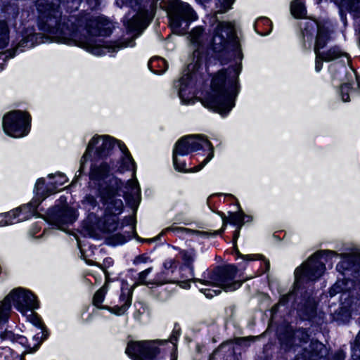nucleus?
I'll return each instance as SVG.
<instances>
[{"mask_svg":"<svg viewBox=\"0 0 360 360\" xmlns=\"http://www.w3.org/2000/svg\"><path fill=\"white\" fill-rule=\"evenodd\" d=\"M70 23L65 26L74 31L75 36L67 39V41H60L68 44H77L96 56H101L106 53L117 52L121 49L134 46V37L126 38L104 44L101 40L93 38V36H108L112 32V24L103 17H94L86 15L81 18L71 17L68 20Z\"/></svg>","mask_w":360,"mask_h":360,"instance_id":"1","label":"nucleus"},{"mask_svg":"<svg viewBox=\"0 0 360 360\" xmlns=\"http://www.w3.org/2000/svg\"><path fill=\"white\" fill-rule=\"evenodd\" d=\"M213 157V146L200 135H189L181 138L176 143L173 150V164L179 172H198Z\"/></svg>","mask_w":360,"mask_h":360,"instance_id":"2","label":"nucleus"},{"mask_svg":"<svg viewBox=\"0 0 360 360\" xmlns=\"http://www.w3.org/2000/svg\"><path fill=\"white\" fill-rule=\"evenodd\" d=\"M240 72L239 65L219 71L213 77L211 91L202 99V104L223 116L226 115L235 105Z\"/></svg>","mask_w":360,"mask_h":360,"instance_id":"3","label":"nucleus"},{"mask_svg":"<svg viewBox=\"0 0 360 360\" xmlns=\"http://www.w3.org/2000/svg\"><path fill=\"white\" fill-rule=\"evenodd\" d=\"M82 0H37L36 6L39 13V26L40 30L51 34L57 41H67L71 37L75 36L74 31L64 27L70 22L62 18L59 11L60 3L66 5L67 9H77Z\"/></svg>","mask_w":360,"mask_h":360,"instance_id":"4","label":"nucleus"},{"mask_svg":"<svg viewBox=\"0 0 360 360\" xmlns=\"http://www.w3.org/2000/svg\"><path fill=\"white\" fill-rule=\"evenodd\" d=\"M237 268L233 265L219 266L210 273L203 279H195V281L200 283L202 286L200 288L207 297L212 298L219 295L221 290L231 292L238 289L242 281L235 280Z\"/></svg>","mask_w":360,"mask_h":360,"instance_id":"5","label":"nucleus"},{"mask_svg":"<svg viewBox=\"0 0 360 360\" xmlns=\"http://www.w3.org/2000/svg\"><path fill=\"white\" fill-rule=\"evenodd\" d=\"M166 9L170 27L177 34H184L190 22L197 19V15L191 6L181 0L169 1Z\"/></svg>","mask_w":360,"mask_h":360,"instance_id":"6","label":"nucleus"},{"mask_svg":"<svg viewBox=\"0 0 360 360\" xmlns=\"http://www.w3.org/2000/svg\"><path fill=\"white\" fill-rule=\"evenodd\" d=\"M12 302L14 307L23 314L39 307L34 295L31 292L22 288L15 289L0 302V323L8 319Z\"/></svg>","mask_w":360,"mask_h":360,"instance_id":"7","label":"nucleus"},{"mask_svg":"<svg viewBox=\"0 0 360 360\" xmlns=\"http://www.w3.org/2000/svg\"><path fill=\"white\" fill-rule=\"evenodd\" d=\"M323 255L335 256L338 254L332 250H321L314 254L302 266L295 269L296 285H299L304 280L315 281L323 275L326 267L321 257Z\"/></svg>","mask_w":360,"mask_h":360,"instance_id":"8","label":"nucleus"},{"mask_svg":"<svg viewBox=\"0 0 360 360\" xmlns=\"http://www.w3.org/2000/svg\"><path fill=\"white\" fill-rule=\"evenodd\" d=\"M228 46H231L236 56H240V46L233 25L229 22H219L214 30L213 50L221 52Z\"/></svg>","mask_w":360,"mask_h":360,"instance_id":"9","label":"nucleus"},{"mask_svg":"<svg viewBox=\"0 0 360 360\" xmlns=\"http://www.w3.org/2000/svg\"><path fill=\"white\" fill-rule=\"evenodd\" d=\"M118 197L117 193L111 188H107L101 193L105 212L110 214L104 219L103 229L105 231L112 232L117 228V215L120 214L123 209L122 200Z\"/></svg>","mask_w":360,"mask_h":360,"instance_id":"10","label":"nucleus"},{"mask_svg":"<svg viewBox=\"0 0 360 360\" xmlns=\"http://www.w3.org/2000/svg\"><path fill=\"white\" fill-rule=\"evenodd\" d=\"M30 116L22 112L13 111L3 119V129L8 135L18 138L27 135L30 131Z\"/></svg>","mask_w":360,"mask_h":360,"instance_id":"11","label":"nucleus"},{"mask_svg":"<svg viewBox=\"0 0 360 360\" xmlns=\"http://www.w3.org/2000/svg\"><path fill=\"white\" fill-rule=\"evenodd\" d=\"M140 0H124L125 4L131 7L137 6V13L131 19H129L126 25L129 30L139 31L146 28L151 20L153 13L150 5H141Z\"/></svg>","mask_w":360,"mask_h":360,"instance_id":"12","label":"nucleus"},{"mask_svg":"<svg viewBox=\"0 0 360 360\" xmlns=\"http://www.w3.org/2000/svg\"><path fill=\"white\" fill-rule=\"evenodd\" d=\"M107 292V287L104 285L95 293L93 298V303L95 306L101 309H105L112 314L120 316L124 314L128 308L131 304V295L132 292L128 290H122L120 297V301L122 303L120 306L108 307V306H99L104 300L105 295Z\"/></svg>","mask_w":360,"mask_h":360,"instance_id":"13","label":"nucleus"},{"mask_svg":"<svg viewBox=\"0 0 360 360\" xmlns=\"http://www.w3.org/2000/svg\"><path fill=\"white\" fill-rule=\"evenodd\" d=\"M120 142L108 136H94L89 141L86 150L82 157L81 165L79 169L81 174L84 169V165L87 160V157L91 150L95 148L97 156L99 158H104L108 155L111 148L115 146V143Z\"/></svg>","mask_w":360,"mask_h":360,"instance_id":"14","label":"nucleus"},{"mask_svg":"<svg viewBox=\"0 0 360 360\" xmlns=\"http://www.w3.org/2000/svg\"><path fill=\"white\" fill-rule=\"evenodd\" d=\"M158 352L153 342L142 341L129 342L126 353L134 360L150 359Z\"/></svg>","mask_w":360,"mask_h":360,"instance_id":"15","label":"nucleus"},{"mask_svg":"<svg viewBox=\"0 0 360 360\" xmlns=\"http://www.w3.org/2000/svg\"><path fill=\"white\" fill-rule=\"evenodd\" d=\"M76 210L70 207L64 206L53 217V223L60 230L65 231V225L73 223L77 219Z\"/></svg>","mask_w":360,"mask_h":360,"instance_id":"16","label":"nucleus"},{"mask_svg":"<svg viewBox=\"0 0 360 360\" xmlns=\"http://www.w3.org/2000/svg\"><path fill=\"white\" fill-rule=\"evenodd\" d=\"M28 207H18L6 213L0 214V226H4L21 221L26 219L22 211L26 210Z\"/></svg>","mask_w":360,"mask_h":360,"instance_id":"17","label":"nucleus"},{"mask_svg":"<svg viewBox=\"0 0 360 360\" xmlns=\"http://www.w3.org/2000/svg\"><path fill=\"white\" fill-rule=\"evenodd\" d=\"M117 145L122 153V156L120 162L118 170L121 172L127 170H132L133 175L134 176L136 172V164L133 158L131 157L127 148L124 143L117 142Z\"/></svg>","mask_w":360,"mask_h":360,"instance_id":"18","label":"nucleus"},{"mask_svg":"<svg viewBox=\"0 0 360 360\" xmlns=\"http://www.w3.org/2000/svg\"><path fill=\"white\" fill-rule=\"evenodd\" d=\"M309 24V26L312 29H314L315 27L317 28V35L314 45V52L315 54L317 55V52H321V50L326 46L327 43L330 40V34L327 29L323 27H321L315 22H311Z\"/></svg>","mask_w":360,"mask_h":360,"instance_id":"19","label":"nucleus"},{"mask_svg":"<svg viewBox=\"0 0 360 360\" xmlns=\"http://www.w3.org/2000/svg\"><path fill=\"white\" fill-rule=\"evenodd\" d=\"M130 194H126L125 198L133 207H136L141 201V191L136 179L129 180L127 182Z\"/></svg>","mask_w":360,"mask_h":360,"instance_id":"20","label":"nucleus"},{"mask_svg":"<svg viewBox=\"0 0 360 360\" xmlns=\"http://www.w3.org/2000/svg\"><path fill=\"white\" fill-rule=\"evenodd\" d=\"M326 354V349L322 343L318 341L311 342L309 351L307 352V355L311 360H319Z\"/></svg>","mask_w":360,"mask_h":360,"instance_id":"21","label":"nucleus"},{"mask_svg":"<svg viewBox=\"0 0 360 360\" xmlns=\"http://www.w3.org/2000/svg\"><path fill=\"white\" fill-rule=\"evenodd\" d=\"M317 56L322 57L326 62H330L342 56H347V53L342 51L340 47L333 46L327 51L317 52Z\"/></svg>","mask_w":360,"mask_h":360,"instance_id":"22","label":"nucleus"},{"mask_svg":"<svg viewBox=\"0 0 360 360\" xmlns=\"http://www.w3.org/2000/svg\"><path fill=\"white\" fill-rule=\"evenodd\" d=\"M244 217L245 215L241 210L237 212H231L229 217H226L225 214H223L221 215L223 221V229L225 227L227 222L236 225L237 226V227H239V229H241V227L244 224Z\"/></svg>","mask_w":360,"mask_h":360,"instance_id":"23","label":"nucleus"},{"mask_svg":"<svg viewBox=\"0 0 360 360\" xmlns=\"http://www.w3.org/2000/svg\"><path fill=\"white\" fill-rule=\"evenodd\" d=\"M148 68L155 74L165 72L168 67L167 63L162 58L156 57L150 60Z\"/></svg>","mask_w":360,"mask_h":360,"instance_id":"24","label":"nucleus"},{"mask_svg":"<svg viewBox=\"0 0 360 360\" xmlns=\"http://www.w3.org/2000/svg\"><path fill=\"white\" fill-rule=\"evenodd\" d=\"M109 172V167L106 163H101L99 165H93L91 168L90 178L98 180L104 178Z\"/></svg>","mask_w":360,"mask_h":360,"instance_id":"25","label":"nucleus"},{"mask_svg":"<svg viewBox=\"0 0 360 360\" xmlns=\"http://www.w3.org/2000/svg\"><path fill=\"white\" fill-rule=\"evenodd\" d=\"M290 11L295 18H303L306 17L307 10L303 0H293Z\"/></svg>","mask_w":360,"mask_h":360,"instance_id":"26","label":"nucleus"},{"mask_svg":"<svg viewBox=\"0 0 360 360\" xmlns=\"http://www.w3.org/2000/svg\"><path fill=\"white\" fill-rule=\"evenodd\" d=\"M182 259L184 262V265L186 266L190 271L191 276H193V263L195 259V254L193 250L191 251H181L180 252Z\"/></svg>","mask_w":360,"mask_h":360,"instance_id":"27","label":"nucleus"},{"mask_svg":"<svg viewBox=\"0 0 360 360\" xmlns=\"http://www.w3.org/2000/svg\"><path fill=\"white\" fill-rule=\"evenodd\" d=\"M9 42V28L7 23L0 21V49L5 48Z\"/></svg>","mask_w":360,"mask_h":360,"instance_id":"28","label":"nucleus"},{"mask_svg":"<svg viewBox=\"0 0 360 360\" xmlns=\"http://www.w3.org/2000/svg\"><path fill=\"white\" fill-rule=\"evenodd\" d=\"M191 42L196 46H200L202 44V40L205 37L203 29L201 27H196L192 30L190 34Z\"/></svg>","mask_w":360,"mask_h":360,"instance_id":"29","label":"nucleus"},{"mask_svg":"<svg viewBox=\"0 0 360 360\" xmlns=\"http://www.w3.org/2000/svg\"><path fill=\"white\" fill-rule=\"evenodd\" d=\"M35 38L34 34H30L27 37L22 39L20 43L18 44V46L16 49L13 50H9L6 52V58H13L15 55V52L20 48V47H32L33 45L32 41Z\"/></svg>","mask_w":360,"mask_h":360,"instance_id":"30","label":"nucleus"},{"mask_svg":"<svg viewBox=\"0 0 360 360\" xmlns=\"http://www.w3.org/2000/svg\"><path fill=\"white\" fill-rule=\"evenodd\" d=\"M31 312L30 315V317H29V319L30 321V322L34 325L35 326H37V328H39V329H41V338H46V335L45 334V326L43 324V323L41 322L40 318L39 316H37V315L36 314H34L32 310V311H30Z\"/></svg>","mask_w":360,"mask_h":360,"instance_id":"31","label":"nucleus"},{"mask_svg":"<svg viewBox=\"0 0 360 360\" xmlns=\"http://www.w3.org/2000/svg\"><path fill=\"white\" fill-rule=\"evenodd\" d=\"M56 180L53 182H51V184L53 186L52 188H49L48 191H49V193H52L56 191L58 186H63L65 184V183L67 182L68 179L67 177L62 173H58L55 175Z\"/></svg>","mask_w":360,"mask_h":360,"instance_id":"32","label":"nucleus"},{"mask_svg":"<svg viewBox=\"0 0 360 360\" xmlns=\"http://www.w3.org/2000/svg\"><path fill=\"white\" fill-rule=\"evenodd\" d=\"M352 357L354 360H360V330L356 338L354 345L353 346Z\"/></svg>","mask_w":360,"mask_h":360,"instance_id":"33","label":"nucleus"},{"mask_svg":"<svg viewBox=\"0 0 360 360\" xmlns=\"http://www.w3.org/2000/svg\"><path fill=\"white\" fill-rule=\"evenodd\" d=\"M234 0H217V5H219V13H224L231 8Z\"/></svg>","mask_w":360,"mask_h":360,"instance_id":"34","label":"nucleus"},{"mask_svg":"<svg viewBox=\"0 0 360 360\" xmlns=\"http://www.w3.org/2000/svg\"><path fill=\"white\" fill-rule=\"evenodd\" d=\"M352 257L350 256L345 257L344 259L337 265V269L342 271L343 269H348L351 266Z\"/></svg>","mask_w":360,"mask_h":360,"instance_id":"35","label":"nucleus"},{"mask_svg":"<svg viewBox=\"0 0 360 360\" xmlns=\"http://www.w3.org/2000/svg\"><path fill=\"white\" fill-rule=\"evenodd\" d=\"M151 271H152V268L150 267V268H148L146 270L141 271V273H139V278H138L139 283L143 284V285L152 284L153 283L147 282V281H146L147 276L151 272Z\"/></svg>","mask_w":360,"mask_h":360,"instance_id":"36","label":"nucleus"},{"mask_svg":"<svg viewBox=\"0 0 360 360\" xmlns=\"http://www.w3.org/2000/svg\"><path fill=\"white\" fill-rule=\"evenodd\" d=\"M82 203L89 210H90L91 208L95 207L97 205V202H96V199L92 195H86L84 198V199L82 200Z\"/></svg>","mask_w":360,"mask_h":360,"instance_id":"37","label":"nucleus"},{"mask_svg":"<svg viewBox=\"0 0 360 360\" xmlns=\"http://www.w3.org/2000/svg\"><path fill=\"white\" fill-rule=\"evenodd\" d=\"M177 230H179V231H185V232H189V233H195L199 236H208L210 235H213V236H216L217 234H219V233L221 232V231H217L215 232H214L213 233H210L208 232H205V231H191V230H189L188 229H186V228H177L176 229Z\"/></svg>","mask_w":360,"mask_h":360,"instance_id":"38","label":"nucleus"},{"mask_svg":"<svg viewBox=\"0 0 360 360\" xmlns=\"http://www.w3.org/2000/svg\"><path fill=\"white\" fill-rule=\"evenodd\" d=\"M349 86L347 84H345L341 86L340 88V94L342 97V100L344 102H347L349 99Z\"/></svg>","mask_w":360,"mask_h":360,"instance_id":"39","label":"nucleus"},{"mask_svg":"<svg viewBox=\"0 0 360 360\" xmlns=\"http://www.w3.org/2000/svg\"><path fill=\"white\" fill-rule=\"evenodd\" d=\"M44 184H45L44 179H40L37 181L36 185H35V188L37 190V194L40 195L44 198H45L49 195V194L44 193V190L43 189Z\"/></svg>","mask_w":360,"mask_h":360,"instance_id":"40","label":"nucleus"},{"mask_svg":"<svg viewBox=\"0 0 360 360\" xmlns=\"http://www.w3.org/2000/svg\"><path fill=\"white\" fill-rule=\"evenodd\" d=\"M184 88L181 86L180 89L179 91V96L180 99L181 100L182 103L186 104V105L194 103L195 101L193 99V98H184Z\"/></svg>","mask_w":360,"mask_h":360,"instance_id":"41","label":"nucleus"},{"mask_svg":"<svg viewBox=\"0 0 360 360\" xmlns=\"http://www.w3.org/2000/svg\"><path fill=\"white\" fill-rule=\"evenodd\" d=\"M164 266L166 269H173L176 268L177 262L174 259H168L164 263Z\"/></svg>","mask_w":360,"mask_h":360,"instance_id":"42","label":"nucleus"},{"mask_svg":"<svg viewBox=\"0 0 360 360\" xmlns=\"http://www.w3.org/2000/svg\"><path fill=\"white\" fill-rule=\"evenodd\" d=\"M342 290H344V289L341 287V282L338 281L330 288V295L333 296Z\"/></svg>","mask_w":360,"mask_h":360,"instance_id":"43","label":"nucleus"},{"mask_svg":"<svg viewBox=\"0 0 360 360\" xmlns=\"http://www.w3.org/2000/svg\"><path fill=\"white\" fill-rule=\"evenodd\" d=\"M236 253L238 257H240V258L245 259V260H254V259H257L262 257V256L259 255H242L240 252H239V251L238 250H236Z\"/></svg>","mask_w":360,"mask_h":360,"instance_id":"44","label":"nucleus"},{"mask_svg":"<svg viewBox=\"0 0 360 360\" xmlns=\"http://www.w3.org/2000/svg\"><path fill=\"white\" fill-rule=\"evenodd\" d=\"M262 23L264 25H267L270 23V20L266 18H261L255 22V30L258 32L260 33L258 30V27L260 25V24Z\"/></svg>","mask_w":360,"mask_h":360,"instance_id":"45","label":"nucleus"},{"mask_svg":"<svg viewBox=\"0 0 360 360\" xmlns=\"http://www.w3.org/2000/svg\"><path fill=\"white\" fill-rule=\"evenodd\" d=\"M323 61H324V60L322 57H318L316 54L315 70L316 72H319L322 69Z\"/></svg>","mask_w":360,"mask_h":360,"instance_id":"46","label":"nucleus"},{"mask_svg":"<svg viewBox=\"0 0 360 360\" xmlns=\"http://www.w3.org/2000/svg\"><path fill=\"white\" fill-rule=\"evenodd\" d=\"M352 8L360 9V0H344Z\"/></svg>","mask_w":360,"mask_h":360,"instance_id":"47","label":"nucleus"},{"mask_svg":"<svg viewBox=\"0 0 360 360\" xmlns=\"http://www.w3.org/2000/svg\"><path fill=\"white\" fill-rule=\"evenodd\" d=\"M300 335L302 336V339L304 342H307L308 339V335L303 330H298L295 333V336L300 338Z\"/></svg>","mask_w":360,"mask_h":360,"instance_id":"48","label":"nucleus"},{"mask_svg":"<svg viewBox=\"0 0 360 360\" xmlns=\"http://www.w3.org/2000/svg\"><path fill=\"white\" fill-rule=\"evenodd\" d=\"M291 295L290 293L283 295L279 300L278 304L284 305L285 303L288 302L289 297Z\"/></svg>","mask_w":360,"mask_h":360,"instance_id":"49","label":"nucleus"},{"mask_svg":"<svg viewBox=\"0 0 360 360\" xmlns=\"http://www.w3.org/2000/svg\"><path fill=\"white\" fill-rule=\"evenodd\" d=\"M178 283L179 284L180 287L182 288L187 289V288H190V280L178 281Z\"/></svg>","mask_w":360,"mask_h":360,"instance_id":"50","label":"nucleus"},{"mask_svg":"<svg viewBox=\"0 0 360 360\" xmlns=\"http://www.w3.org/2000/svg\"><path fill=\"white\" fill-rule=\"evenodd\" d=\"M113 264V260L110 257H108L103 260V266L106 268L112 266Z\"/></svg>","mask_w":360,"mask_h":360,"instance_id":"51","label":"nucleus"},{"mask_svg":"<svg viewBox=\"0 0 360 360\" xmlns=\"http://www.w3.org/2000/svg\"><path fill=\"white\" fill-rule=\"evenodd\" d=\"M240 229L239 227H237V229L236 230V231L234 232V234H233V240L236 241L238 238L239 237V235H240Z\"/></svg>","mask_w":360,"mask_h":360,"instance_id":"52","label":"nucleus"},{"mask_svg":"<svg viewBox=\"0 0 360 360\" xmlns=\"http://www.w3.org/2000/svg\"><path fill=\"white\" fill-rule=\"evenodd\" d=\"M177 340V335H172V336L170 338V342L173 344H174V342Z\"/></svg>","mask_w":360,"mask_h":360,"instance_id":"53","label":"nucleus"},{"mask_svg":"<svg viewBox=\"0 0 360 360\" xmlns=\"http://www.w3.org/2000/svg\"><path fill=\"white\" fill-rule=\"evenodd\" d=\"M40 342H39L38 344L35 345L33 348L30 349V352H33L34 351H36L37 349V348L39 347V345Z\"/></svg>","mask_w":360,"mask_h":360,"instance_id":"54","label":"nucleus"},{"mask_svg":"<svg viewBox=\"0 0 360 360\" xmlns=\"http://www.w3.org/2000/svg\"><path fill=\"white\" fill-rule=\"evenodd\" d=\"M185 80V78L184 77H182L181 79H180V83L182 84L183 82Z\"/></svg>","mask_w":360,"mask_h":360,"instance_id":"55","label":"nucleus"},{"mask_svg":"<svg viewBox=\"0 0 360 360\" xmlns=\"http://www.w3.org/2000/svg\"><path fill=\"white\" fill-rule=\"evenodd\" d=\"M295 360H305V359H304V357H302V358L297 357Z\"/></svg>","mask_w":360,"mask_h":360,"instance_id":"56","label":"nucleus"},{"mask_svg":"<svg viewBox=\"0 0 360 360\" xmlns=\"http://www.w3.org/2000/svg\"><path fill=\"white\" fill-rule=\"evenodd\" d=\"M193 68H194V67H193L192 65H188V69H189V70H190V69H192V70H193Z\"/></svg>","mask_w":360,"mask_h":360,"instance_id":"57","label":"nucleus"},{"mask_svg":"<svg viewBox=\"0 0 360 360\" xmlns=\"http://www.w3.org/2000/svg\"><path fill=\"white\" fill-rule=\"evenodd\" d=\"M125 241V240L122 238V240L119 242L120 243H123Z\"/></svg>","mask_w":360,"mask_h":360,"instance_id":"58","label":"nucleus"},{"mask_svg":"<svg viewBox=\"0 0 360 360\" xmlns=\"http://www.w3.org/2000/svg\"><path fill=\"white\" fill-rule=\"evenodd\" d=\"M269 32H265V33H261V34H269Z\"/></svg>","mask_w":360,"mask_h":360,"instance_id":"59","label":"nucleus"},{"mask_svg":"<svg viewBox=\"0 0 360 360\" xmlns=\"http://www.w3.org/2000/svg\"><path fill=\"white\" fill-rule=\"evenodd\" d=\"M52 176H53V174H49V178H51Z\"/></svg>","mask_w":360,"mask_h":360,"instance_id":"60","label":"nucleus"},{"mask_svg":"<svg viewBox=\"0 0 360 360\" xmlns=\"http://www.w3.org/2000/svg\"><path fill=\"white\" fill-rule=\"evenodd\" d=\"M266 265H267V266L269 267V262H266Z\"/></svg>","mask_w":360,"mask_h":360,"instance_id":"61","label":"nucleus"},{"mask_svg":"<svg viewBox=\"0 0 360 360\" xmlns=\"http://www.w3.org/2000/svg\"><path fill=\"white\" fill-rule=\"evenodd\" d=\"M37 338H39V333H37Z\"/></svg>","mask_w":360,"mask_h":360,"instance_id":"62","label":"nucleus"},{"mask_svg":"<svg viewBox=\"0 0 360 360\" xmlns=\"http://www.w3.org/2000/svg\"><path fill=\"white\" fill-rule=\"evenodd\" d=\"M115 237L116 238H120V236L117 235V236H115Z\"/></svg>","mask_w":360,"mask_h":360,"instance_id":"63","label":"nucleus"},{"mask_svg":"<svg viewBox=\"0 0 360 360\" xmlns=\"http://www.w3.org/2000/svg\"><path fill=\"white\" fill-rule=\"evenodd\" d=\"M21 360H22V359H21Z\"/></svg>","mask_w":360,"mask_h":360,"instance_id":"64","label":"nucleus"}]
</instances>
